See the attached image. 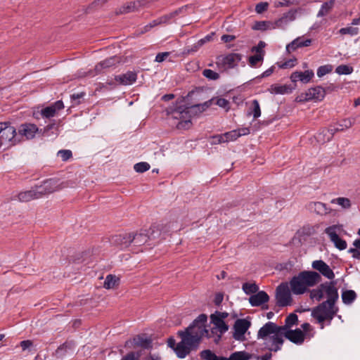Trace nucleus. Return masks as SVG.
<instances>
[{"mask_svg":"<svg viewBox=\"0 0 360 360\" xmlns=\"http://www.w3.org/2000/svg\"><path fill=\"white\" fill-rule=\"evenodd\" d=\"M149 1L148 0H139L136 1L128 2L121 6L117 13L122 14L138 11L148 5Z\"/></svg>","mask_w":360,"mask_h":360,"instance_id":"nucleus-18","label":"nucleus"},{"mask_svg":"<svg viewBox=\"0 0 360 360\" xmlns=\"http://www.w3.org/2000/svg\"><path fill=\"white\" fill-rule=\"evenodd\" d=\"M268 91L271 94H285L291 92V89L286 84H274L269 86Z\"/></svg>","mask_w":360,"mask_h":360,"instance_id":"nucleus-28","label":"nucleus"},{"mask_svg":"<svg viewBox=\"0 0 360 360\" xmlns=\"http://www.w3.org/2000/svg\"><path fill=\"white\" fill-rule=\"evenodd\" d=\"M335 302L325 301L313 309L311 316L322 323L324 321L332 320L338 312V308L335 306Z\"/></svg>","mask_w":360,"mask_h":360,"instance_id":"nucleus-8","label":"nucleus"},{"mask_svg":"<svg viewBox=\"0 0 360 360\" xmlns=\"http://www.w3.org/2000/svg\"><path fill=\"white\" fill-rule=\"evenodd\" d=\"M250 326L248 321L245 319H238L234 324L233 338L237 340H242L244 338V335Z\"/></svg>","mask_w":360,"mask_h":360,"instance_id":"nucleus-17","label":"nucleus"},{"mask_svg":"<svg viewBox=\"0 0 360 360\" xmlns=\"http://www.w3.org/2000/svg\"><path fill=\"white\" fill-rule=\"evenodd\" d=\"M213 143L215 144H219L222 143H226L224 134H219L212 137Z\"/></svg>","mask_w":360,"mask_h":360,"instance_id":"nucleus-59","label":"nucleus"},{"mask_svg":"<svg viewBox=\"0 0 360 360\" xmlns=\"http://www.w3.org/2000/svg\"><path fill=\"white\" fill-rule=\"evenodd\" d=\"M63 108H64L63 101H58L53 104L43 108L40 113L43 117L50 118L54 117L56 112Z\"/></svg>","mask_w":360,"mask_h":360,"instance_id":"nucleus-22","label":"nucleus"},{"mask_svg":"<svg viewBox=\"0 0 360 360\" xmlns=\"http://www.w3.org/2000/svg\"><path fill=\"white\" fill-rule=\"evenodd\" d=\"M212 101V99L202 104H198L190 107L179 105L176 108L172 110L169 112L172 119L178 121L173 124L180 130L191 128L192 126L191 119L193 116L195 115L198 112L205 111L211 105Z\"/></svg>","mask_w":360,"mask_h":360,"instance_id":"nucleus-3","label":"nucleus"},{"mask_svg":"<svg viewBox=\"0 0 360 360\" xmlns=\"http://www.w3.org/2000/svg\"><path fill=\"white\" fill-rule=\"evenodd\" d=\"M311 44V40L310 39H304L303 37H297L292 41L287 44L285 48L286 52L290 53L298 48L309 46Z\"/></svg>","mask_w":360,"mask_h":360,"instance_id":"nucleus-21","label":"nucleus"},{"mask_svg":"<svg viewBox=\"0 0 360 360\" xmlns=\"http://www.w3.org/2000/svg\"><path fill=\"white\" fill-rule=\"evenodd\" d=\"M314 73L311 70H307L304 72L301 71H295L293 72L290 75V80L292 82H297V81H300L304 84H307L309 82L311 79L314 77Z\"/></svg>","mask_w":360,"mask_h":360,"instance_id":"nucleus-20","label":"nucleus"},{"mask_svg":"<svg viewBox=\"0 0 360 360\" xmlns=\"http://www.w3.org/2000/svg\"><path fill=\"white\" fill-rule=\"evenodd\" d=\"M321 281V275L314 271H304L292 278L290 281V290L295 295H302L309 288L313 287Z\"/></svg>","mask_w":360,"mask_h":360,"instance_id":"nucleus-4","label":"nucleus"},{"mask_svg":"<svg viewBox=\"0 0 360 360\" xmlns=\"http://www.w3.org/2000/svg\"><path fill=\"white\" fill-rule=\"evenodd\" d=\"M276 301L280 307H285L290 304L292 297L289 287L287 283H282L276 289Z\"/></svg>","mask_w":360,"mask_h":360,"instance_id":"nucleus-11","label":"nucleus"},{"mask_svg":"<svg viewBox=\"0 0 360 360\" xmlns=\"http://www.w3.org/2000/svg\"><path fill=\"white\" fill-rule=\"evenodd\" d=\"M252 29L255 30L266 31L275 30L274 21H258L252 26Z\"/></svg>","mask_w":360,"mask_h":360,"instance_id":"nucleus-31","label":"nucleus"},{"mask_svg":"<svg viewBox=\"0 0 360 360\" xmlns=\"http://www.w3.org/2000/svg\"><path fill=\"white\" fill-rule=\"evenodd\" d=\"M354 248L349 249L348 252L351 253L355 259H360V239H356L353 242Z\"/></svg>","mask_w":360,"mask_h":360,"instance_id":"nucleus-40","label":"nucleus"},{"mask_svg":"<svg viewBox=\"0 0 360 360\" xmlns=\"http://www.w3.org/2000/svg\"><path fill=\"white\" fill-rule=\"evenodd\" d=\"M118 62H119V60H118L117 57H116V56L110 57V58H107V59L101 61V63H99L96 66L95 70H96V72H101L104 69H105L107 68H110Z\"/></svg>","mask_w":360,"mask_h":360,"instance_id":"nucleus-30","label":"nucleus"},{"mask_svg":"<svg viewBox=\"0 0 360 360\" xmlns=\"http://www.w3.org/2000/svg\"><path fill=\"white\" fill-rule=\"evenodd\" d=\"M19 142L15 127L9 122H0V150H7Z\"/></svg>","mask_w":360,"mask_h":360,"instance_id":"nucleus-6","label":"nucleus"},{"mask_svg":"<svg viewBox=\"0 0 360 360\" xmlns=\"http://www.w3.org/2000/svg\"><path fill=\"white\" fill-rule=\"evenodd\" d=\"M131 240L129 233H124L112 236L110 243L120 250H124L131 245Z\"/></svg>","mask_w":360,"mask_h":360,"instance_id":"nucleus-19","label":"nucleus"},{"mask_svg":"<svg viewBox=\"0 0 360 360\" xmlns=\"http://www.w3.org/2000/svg\"><path fill=\"white\" fill-rule=\"evenodd\" d=\"M213 314L215 316H217L218 318L222 319L223 321H224L229 316V314L227 312L224 311H215Z\"/></svg>","mask_w":360,"mask_h":360,"instance_id":"nucleus-62","label":"nucleus"},{"mask_svg":"<svg viewBox=\"0 0 360 360\" xmlns=\"http://www.w3.org/2000/svg\"><path fill=\"white\" fill-rule=\"evenodd\" d=\"M284 328L285 338L298 345H302L304 342L306 334L301 329L297 328L295 330H286L285 328Z\"/></svg>","mask_w":360,"mask_h":360,"instance_id":"nucleus-16","label":"nucleus"},{"mask_svg":"<svg viewBox=\"0 0 360 360\" xmlns=\"http://www.w3.org/2000/svg\"><path fill=\"white\" fill-rule=\"evenodd\" d=\"M170 226L164 224H153L148 231H141L136 233H129L131 240V245L135 248L141 247L148 243V240L160 238L162 234L169 231Z\"/></svg>","mask_w":360,"mask_h":360,"instance_id":"nucleus-5","label":"nucleus"},{"mask_svg":"<svg viewBox=\"0 0 360 360\" xmlns=\"http://www.w3.org/2000/svg\"><path fill=\"white\" fill-rule=\"evenodd\" d=\"M326 297V301L335 302L338 299V292L334 282H326L310 291V298L320 301Z\"/></svg>","mask_w":360,"mask_h":360,"instance_id":"nucleus-7","label":"nucleus"},{"mask_svg":"<svg viewBox=\"0 0 360 360\" xmlns=\"http://www.w3.org/2000/svg\"><path fill=\"white\" fill-rule=\"evenodd\" d=\"M356 122V117H351L348 119L343 120L341 123L339 124V126L335 128V131H341L345 129H349L352 126H353Z\"/></svg>","mask_w":360,"mask_h":360,"instance_id":"nucleus-38","label":"nucleus"},{"mask_svg":"<svg viewBox=\"0 0 360 360\" xmlns=\"http://www.w3.org/2000/svg\"><path fill=\"white\" fill-rule=\"evenodd\" d=\"M236 131L238 132V134H240V137L241 136L248 135L250 132V129L248 127H244V128H240V129H236Z\"/></svg>","mask_w":360,"mask_h":360,"instance_id":"nucleus-64","label":"nucleus"},{"mask_svg":"<svg viewBox=\"0 0 360 360\" xmlns=\"http://www.w3.org/2000/svg\"><path fill=\"white\" fill-rule=\"evenodd\" d=\"M335 128L323 129L316 136L318 142L324 143L329 141L335 133Z\"/></svg>","mask_w":360,"mask_h":360,"instance_id":"nucleus-27","label":"nucleus"},{"mask_svg":"<svg viewBox=\"0 0 360 360\" xmlns=\"http://www.w3.org/2000/svg\"><path fill=\"white\" fill-rule=\"evenodd\" d=\"M309 210L311 212H314L318 214L324 215L330 212V208H328L326 204L321 202H312L308 205Z\"/></svg>","mask_w":360,"mask_h":360,"instance_id":"nucleus-25","label":"nucleus"},{"mask_svg":"<svg viewBox=\"0 0 360 360\" xmlns=\"http://www.w3.org/2000/svg\"><path fill=\"white\" fill-rule=\"evenodd\" d=\"M235 36L230 34H224L221 36V39L225 43L230 42L235 39Z\"/></svg>","mask_w":360,"mask_h":360,"instance_id":"nucleus-63","label":"nucleus"},{"mask_svg":"<svg viewBox=\"0 0 360 360\" xmlns=\"http://www.w3.org/2000/svg\"><path fill=\"white\" fill-rule=\"evenodd\" d=\"M332 204H337L343 209H349L351 207L350 200L347 198L339 197L331 200Z\"/></svg>","mask_w":360,"mask_h":360,"instance_id":"nucleus-37","label":"nucleus"},{"mask_svg":"<svg viewBox=\"0 0 360 360\" xmlns=\"http://www.w3.org/2000/svg\"><path fill=\"white\" fill-rule=\"evenodd\" d=\"M150 165L146 162H141L135 164L134 166V170L138 173L146 172L150 169Z\"/></svg>","mask_w":360,"mask_h":360,"instance_id":"nucleus-47","label":"nucleus"},{"mask_svg":"<svg viewBox=\"0 0 360 360\" xmlns=\"http://www.w3.org/2000/svg\"><path fill=\"white\" fill-rule=\"evenodd\" d=\"M38 194L40 195V198L42 196L51 193L59 189L58 182L53 179H49L45 181L41 185L36 186Z\"/></svg>","mask_w":360,"mask_h":360,"instance_id":"nucleus-15","label":"nucleus"},{"mask_svg":"<svg viewBox=\"0 0 360 360\" xmlns=\"http://www.w3.org/2000/svg\"><path fill=\"white\" fill-rule=\"evenodd\" d=\"M339 33L342 35L349 34L350 36H355L359 34V28L354 27H343L339 30Z\"/></svg>","mask_w":360,"mask_h":360,"instance_id":"nucleus-46","label":"nucleus"},{"mask_svg":"<svg viewBox=\"0 0 360 360\" xmlns=\"http://www.w3.org/2000/svg\"><path fill=\"white\" fill-rule=\"evenodd\" d=\"M224 135H225V138L226 139V142L234 141L238 138L240 137V134H238V132L236 131V129L226 132V133H224Z\"/></svg>","mask_w":360,"mask_h":360,"instance_id":"nucleus-53","label":"nucleus"},{"mask_svg":"<svg viewBox=\"0 0 360 360\" xmlns=\"http://www.w3.org/2000/svg\"><path fill=\"white\" fill-rule=\"evenodd\" d=\"M169 55V52H162L157 54L155 61L158 63L163 62Z\"/></svg>","mask_w":360,"mask_h":360,"instance_id":"nucleus-60","label":"nucleus"},{"mask_svg":"<svg viewBox=\"0 0 360 360\" xmlns=\"http://www.w3.org/2000/svg\"><path fill=\"white\" fill-rule=\"evenodd\" d=\"M118 282H119V278H117V276H115L114 275L109 274L106 276V278L105 279V281L103 283V287L105 289H112L116 285H118Z\"/></svg>","mask_w":360,"mask_h":360,"instance_id":"nucleus-32","label":"nucleus"},{"mask_svg":"<svg viewBox=\"0 0 360 360\" xmlns=\"http://www.w3.org/2000/svg\"><path fill=\"white\" fill-rule=\"evenodd\" d=\"M243 290L246 294L249 295L257 292L258 286L255 283H245L243 285Z\"/></svg>","mask_w":360,"mask_h":360,"instance_id":"nucleus-48","label":"nucleus"},{"mask_svg":"<svg viewBox=\"0 0 360 360\" xmlns=\"http://www.w3.org/2000/svg\"><path fill=\"white\" fill-rule=\"evenodd\" d=\"M269 300V295L264 291H259L251 295L249 298V302L252 306L258 307L267 302Z\"/></svg>","mask_w":360,"mask_h":360,"instance_id":"nucleus-23","label":"nucleus"},{"mask_svg":"<svg viewBox=\"0 0 360 360\" xmlns=\"http://www.w3.org/2000/svg\"><path fill=\"white\" fill-rule=\"evenodd\" d=\"M242 59V56L237 53H230L218 56L216 58V65L219 70L221 72L227 71L238 66Z\"/></svg>","mask_w":360,"mask_h":360,"instance_id":"nucleus-9","label":"nucleus"},{"mask_svg":"<svg viewBox=\"0 0 360 360\" xmlns=\"http://www.w3.org/2000/svg\"><path fill=\"white\" fill-rule=\"evenodd\" d=\"M57 155L63 161H67L72 156V153L70 150H60L58 152Z\"/></svg>","mask_w":360,"mask_h":360,"instance_id":"nucleus-54","label":"nucleus"},{"mask_svg":"<svg viewBox=\"0 0 360 360\" xmlns=\"http://www.w3.org/2000/svg\"><path fill=\"white\" fill-rule=\"evenodd\" d=\"M161 24H163V23H162V20H160V18L155 19V20H153L151 22H150L149 24L146 25L143 27V30H142L141 32L142 33L147 32L151 28L154 27L155 26L161 25Z\"/></svg>","mask_w":360,"mask_h":360,"instance_id":"nucleus-55","label":"nucleus"},{"mask_svg":"<svg viewBox=\"0 0 360 360\" xmlns=\"http://www.w3.org/2000/svg\"><path fill=\"white\" fill-rule=\"evenodd\" d=\"M251 358V354L249 353L241 351V352H236L231 354L229 358H226L227 360H249Z\"/></svg>","mask_w":360,"mask_h":360,"instance_id":"nucleus-35","label":"nucleus"},{"mask_svg":"<svg viewBox=\"0 0 360 360\" xmlns=\"http://www.w3.org/2000/svg\"><path fill=\"white\" fill-rule=\"evenodd\" d=\"M266 46V44L264 41H260L258 44L255 46H253L251 49L252 53H255V54L261 53L264 56V47Z\"/></svg>","mask_w":360,"mask_h":360,"instance_id":"nucleus-52","label":"nucleus"},{"mask_svg":"<svg viewBox=\"0 0 360 360\" xmlns=\"http://www.w3.org/2000/svg\"><path fill=\"white\" fill-rule=\"evenodd\" d=\"M356 295L354 290H346L342 294V299L345 304H351L355 299Z\"/></svg>","mask_w":360,"mask_h":360,"instance_id":"nucleus-39","label":"nucleus"},{"mask_svg":"<svg viewBox=\"0 0 360 360\" xmlns=\"http://www.w3.org/2000/svg\"><path fill=\"white\" fill-rule=\"evenodd\" d=\"M332 71H333V65L328 64V65H324L320 66L317 69L316 74L319 77H322L324 75H326L328 73H330Z\"/></svg>","mask_w":360,"mask_h":360,"instance_id":"nucleus-44","label":"nucleus"},{"mask_svg":"<svg viewBox=\"0 0 360 360\" xmlns=\"http://www.w3.org/2000/svg\"><path fill=\"white\" fill-rule=\"evenodd\" d=\"M333 6H334L333 1H330L328 2L323 3L321 5V8L317 13V17H323V16L326 15L332 10Z\"/></svg>","mask_w":360,"mask_h":360,"instance_id":"nucleus-36","label":"nucleus"},{"mask_svg":"<svg viewBox=\"0 0 360 360\" xmlns=\"http://www.w3.org/2000/svg\"><path fill=\"white\" fill-rule=\"evenodd\" d=\"M336 248L340 250H345L347 247V243L345 240L340 238L339 236L335 239L331 240Z\"/></svg>","mask_w":360,"mask_h":360,"instance_id":"nucleus-50","label":"nucleus"},{"mask_svg":"<svg viewBox=\"0 0 360 360\" xmlns=\"http://www.w3.org/2000/svg\"><path fill=\"white\" fill-rule=\"evenodd\" d=\"M325 89L321 86L308 89L305 93L301 94L296 98L297 102H306L311 100L321 101L325 97Z\"/></svg>","mask_w":360,"mask_h":360,"instance_id":"nucleus-10","label":"nucleus"},{"mask_svg":"<svg viewBox=\"0 0 360 360\" xmlns=\"http://www.w3.org/2000/svg\"><path fill=\"white\" fill-rule=\"evenodd\" d=\"M207 316L202 314L199 315L185 330L178 332L181 340L176 344L175 340L169 338L168 345L172 348L179 358H185L192 350L196 349L203 337L214 338L217 342L221 335L226 333L229 326L224 321L211 314L210 321L213 324L211 330L206 328Z\"/></svg>","mask_w":360,"mask_h":360,"instance_id":"nucleus-1","label":"nucleus"},{"mask_svg":"<svg viewBox=\"0 0 360 360\" xmlns=\"http://www.w3.org/2000/svg\"><path fill=\"white\" fill-rule=\"evenodd\" d=\"M353 68L347 65H340L335 69V72L340 75H350L353 72Z\"/></svg>","mask_w":360,"mask_h":360,"instance_id":"nucleus-43","label":"nucleus"},{"mask_svg":"<svg viewBox=\"0 0 360 360\" xmlns=\"http://www.w3.org/2000/svg\"><path fill=\"white\" fill-rule=\"evenodd\" d=\"M297 322V316L295 314H290L285 319V325L281 326V328H285L286 330L290 329V328L295 325Z\"/></svg>","mask_w":360,"mask_h":360,"instance_id":"nucleus-41","label":"nucleus"},{"mask_svg":"<svg viewBox=\"0 0 360 360\" xmlns=\"http://www.w3.org/2000/svg\"><path fill=\"white\" fill-rule=\"evenodd\" d=\"M342 232V226L340 224L332 225L325 229V233L328 236L330 240L338 237Z\"/></svg>","mask_w":360,"mask_h":360,"instance_id":"nucleus-29","label":"nucleus"},{"mask_svg":"<svg viewBox=\"0 0 360 360\" xmlns=\"http://www.w3.org/2000/svg\"><path fill=\"white\" fill-rule=\"evenodd\" d=\"M204 77L209 79L217 80L219 78V75L210 69H205L202 72Z\"/></svg>","mask_w":360,"mask_h":360,"instance_id":"nucleus-51","label":"nucleus"},{"mask_svg":"<svg viewBox=\"0 0 360 360\" xmlns=\"http://www.w3.org/2000/svg\"><path fill=\"white\" fill-rule=\"evenodd\" d=\"M18 198L21 202H28L32 200L40 198V195L38 194L35 186L30 191L20 192L18 195Z\"/></svg>","mask_w":360,"mask_h":360,"instance_id":"nucleus-26","label":"nucleus"},{"mask_svg":"<svg viewBox=\"0 0 360 360\" xmlns=\"http://www.w3.org/2000/svg\"><path fill=\"white\" fill-rule=\"evenodd\" d=\"M311 267L317 271L319 274L323 275L324 277L329 280L335 278V274L330 267L323 260H314L311 263Z\"/></svg>","mask_w":360,"mask_h":360,"instance_id":"nucleus-12","label":"nucleus"},{"mask_svg":"<svg viewBox=\"0 0 360 360\" xmlns=\"http://www.w3.org/2000/svg\"><path fill=\"white\" fill-rule=\"evenodd\" d=\"M248 115H252L254 119H257L261 115V109L258 101L253 100L251 106L249 108Z\"/></svg>","mask_w":360,"mask_h":360,"instance_id":"nucleus-33","label":"nucleus"},{"mask_svg":"<svg viewBox=\"0 0 360 360\" xmlns=\"http://www.w3.org/2000/svg\"><path fill=\"white\" fill-rule=\"evenodd\" d=\"M292 4V0H277L274 3L275 8L289 6Z\"/></svg>","mask_w":360,"mask_h":360,"instance_id":"nucleus-58","label":"nucleus"},{"mask_svg":"<svg viewBox=\"0 0 360 360\" xmlns=\"http://www.w3.org/2000/svg\"><path fill=\"white\" fill-rule=\"evenodd\" d=\"M264 59V56L261 53H257L254 56H250L248 58L249 64L252 67H255L257 64L262 62Z\"/></svg>","mask_w":360,"mask_h":360,"instance_id":"nucleus-49","label":"nucleus"},{"mask_svg":"<svg viewBox=\"0 0 360 360\" xmlns=\"http://www.w3.org/2000/svg\"><path fill=\"white\" fill-rule=\"evenodd\" d=\"M39 128L32 123H24L19 126L17 134L25 139H32L38 132Z\"/></svg>","mask_w":360,"mask_h":360,"instance_id":"nucleus-13","label":"nucleus"},{"mask_svg":"<svg viewBox=\"0 0 360 360\" xmlns=\"http://www.w3.org/2000/svg\"><path fill=\"white\" fill-rule=\"evenodd\" d=\"M216 104L220 108H224L226 111H228L230 109V103L229 102L223 98H217Z\"/></svg>","mask_w":360,"mask_h":360,"instance_id":"nucleus-56","label":"nucleus"},{"mask_svg":"<svg viewBox=\"0 0 360 360\" xmlns=\"http://www.w3.org/2000/svg\"><path fill=\"white\" fill-rule=\"evenodd\" d=\"M269 4L267 2H260L255 6V11L260 14L268 9Z\"/></svg>","mask_w":360,"mask_h":360,"instance_id":"nucleus-57","label":"nucleus"},{"mask_svg":"<svg viewBox=\"0 0 360 360\" xmlns=\"http://www.w3.org/2000/svg\"><path fill=\"white\" fill-rule=\"evenodd\" d=\"M297 12V10H290L288 12L283 13L281 18L274 21L275 29H285L290 22L294 21L296 19Z\"/></svg>","mask_w":360,"mask_h":360,"instance_id":"nucleus-14","label":"nucleus"},{"mask_svg":"<svg viewBox=\"0 0 360 360\" xmlns=\"http://www.w3.org/2000/svg\"><path fill=\"white\" fill-rule=\"evenodd\" d=\"M33 345V342L31 340H23L20 342V346L22 349V350H25L28 349L29 347H32Z\"/></svg>","mask_w":360,"mask_h":360,"instance_id":"nucleus-61","label":"nucleus"},{"mask_svg":"<svg viewBox=\"0 0 360 360\" xmlns=\"http://www.w3.org/2000/svg\"><path fill=\"white\" fill-rule=\"evenodd\" d=\"M297 64V59L295 58H290L285 62H278L276 65L281 69H288L292 68Z\"/></svg>","mask_w":360,"mask_h":360,"instance_id":"nucleus-42","label":"nucleus"},{"mask_svg":"<svg viewBox=\"0 0 360 360\" xmlns=\"http://www.w3.org/2000/svg\"><path fill=\"white\" fill-rule=\"evenodd\" d=\"M257 339L262 341L265 349L270 352L281 349L285 340V328L274 322H267L257 332Z\"/></svg>","mask_w":360,"mask_h":360,"instance_id":"nucleus-2","label":"nucleus"},{"mask_svg":"<svg viewBox=\"0 0 360 360\" xmlns=\"http://www.w3.org/2000/svg\"><path fill=\"white\" fill-rule=\"evenodd\" d=\"M184 10V8H181L178 10H176L169 14L165 15L160 17V20H162L163 24H166L170 22L171 19L174 18L179 13H181Z\"/></svg>","mask_w":360,"mask_h":360,"instance_id":"nucleus-45","label":"nucleus"},{"mask_svg":"<svg viewBox=\"0 0 360 360\" xmlns=\"http://www.w3.org/2000/svg\"><path fill=\"white\" fill-rule=\"evenodd\" d=\"M115 79L120 84L131 85L136 80V74L134 72H128L125 74L116 76Z\"/></svg>","mask_w":360,"mask_h":360,"instance_id":"nucleus-24","label":"nucleus"},{"mask_svg":"<svg viewBox=\"0 0 360 360\" xmlns=\"http://www.w3.org/2000/svg\"><path fill=\"white\" fill-rule=\"evenodd\" d=\"M200 357L205 360H227L226 357L218 356L209 349L202 351Z\"/></svg>","mask_w":360,"mask_h":360,"instance_id":"nucleus-34","label":"nucleus"}]
</instances>
